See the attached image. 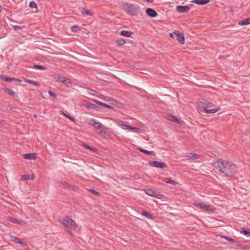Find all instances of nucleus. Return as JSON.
Wrapping results in <instances>:
<instances>
[{
    "label": "nucleus",
    "mask_w": 250,
    "mask_h": 250,
    "mask_svg": "<svg viewBox=\"0 0 250 250\" xmlns=\"http://www.w3.org/2000/svg\"><path fill=\"white\" fill-rule=\"evenodd\" d=\"M215 167L227 177H232L236 172V166L226 160H220L214 162Z\"/></svg>",
    "instance_id": "f257e3e1"
},
{
    "label": "nucleus",
    "mask_w": 250,
    "mask_h": 250,
    "mask_svg": "<svg viewBox=\"0 0 250 250\" xmlns=\"http://www.w3.org/2000/svg\"><path fill=\"white\" fill-rule=\"evenodd\" d=\"M213 106V105L212 103L205 100L203 102H200L198 104V107L200 111L208 114L216 113L220 109L219 107L210 109Z\"/></svg>",
    "instance_id": "f03ea898"
},
{
    "label": "nucleus",
    "mask_w": 250,
    "mask_h": 250,
    "mask_svg": "<svg viewBox=\"0 0 250 250\" xmlns=\"http://www.w3.org/2000/svg\"><path fill=\"white\" fill-rule=\"evenodd\" d=\"M123 8L126 13L133 16H137L140 12V6L136 4L125 3L123 4Z\"/></svg>",
    "instance_id": "7ed1b4c3"
},
{
    "label": "nucleus",
    "mask_w": 250,
    "mask_h": 250,
    "mask_svg": "<svg viewBox=\"0 0 250 250\" xmlns=\"http://www.w3.org/2000/svg\"><path fill=\"white\" fill-rule=\"evenodd\" d=\"M60 222L65 227L66 231L71 235L73 234L70 229V226L75 229L77 227V225L75 221L68 216H65L63 218H60Z\"/></svg>",
    "instance_id": "20e7f679"
},
{
    "label": "nucleus",
    "mask_w": 250,
    "mask_h": 250,
    "mask_svg": "<svg viewBox=\"0 0 250 250\" xmlns=\"http://www.w3.org/2000/svg\"><path fill=\"white\" fill-rule=\"evenodd\" d=\"M115 123L118 126L121 127L123 130H130L136 133H140L141 132V129L135 127L130 126L126 122L120 121H116Z\"/></svg>",
    "instance_id": "39448f33"
},
{
    "label": "nucleus",
    "mask_w": 250,
    "mask_h": 250,
    "mask_svg": "<svg viewBox=\"0 0 250 250\" xmlns=\"http://www.w3.org/2000/svg\"><path fill=\"white\" fill-rule=\"evenodd\" d=\"M193 205L196 208L206 211L208 213L212 212L215 210V208L213 206L203 203L195 202H194Z\"/></svg>",
    "instance_id": "423d86ee"
},
{
    "label": "nucleus",
    "mask_w": 250,
    "mask_h": 250,
    "mask_svg": "<svg viewBox=\"0 0 250 250\" xmlns=\"http://www.w3.org/2000/svg\"><path fill=\"white\" fill-rule=\"evenodd\" d=\"M149 164L150 165L157 168H165L167 167L165 163L156 161H150Z\"/></svg>",
    "instance_id": "0eeeda50"
},
{
    "label": "nucleus",
    "mask_w": 250,
    "mask_h": 250,
    "mask_svg": "<svg viewBox=\"0 0 250 250\" xmlns=\"http://www.w3.org/2000/svg\"><path fill=\"white\" fill-rule=\"evenodd\" d=\"M174 34H175V36L176 39L179 41V42L183 44L185 43V37L183 33H178L177 31H174Z\"/></svg>",
    "instance_id": "6e6552de"
},
{
    "label": "nucleus",
    "mask_w": 250,
    "mask_h": 250,
    "mask_svg": "<svg viewBox=\"0 0 250 250\" xmlns=\"http://www.w3.org/2000/svg\"><path fill=\"white\" fill-rule=\"evenodd\" d=\"M8 220L14 224H18L21 226H24L26 224V222L23 220H17L11 217H9Z\"/></svg>",
    "instance_id": "1a4fd4ad"
},
{
    "label": "nucleus",
    "mask_w": 250,
    "mask_h": 250,
    "mask_svg": "<svg viewBox=\"0 0 250 250\" xmlns=\"http://www.w3.org/2000/svg\"><path fill=\"white\" fill-rule=\"evenodd\" d=\"M189 7L188 6H178L176 10L179 13H186L189 10Z\"/></svg>",
    "instance_id": "9d476101"
},
{
    "label": "nucleus",
    "mask_w": 250,
    "mask_h": 250,
    "mask_svg": "<svg viewBox=\"0 0 250 250\" xmlns=\"http://www.w3.org/2000/svg\"><path fill=\"white\" fill-rule=\"evenodd\" d=\"M84 106L87 108L94 109L96 111H98L100 108L98 105L88 102H85Z\"/></svg>",
    "instance_id": "9b49d317"
},
{
    "label": "nucleus",
    "mask_w": 250,
    "mask_h": 250,
    "mask_svg": "<svg viewBox=\"0 0 250 250\" xmlns=\"http://www.w3.org/2000/svg\"><path fill=\"white\" fill-rule=\"evenodd\" d=\"M146 13L150 17L154 18L157 15V12L153 9L148 8L146 10Z\"/></svg>",
    "instance_id": "f8f14e48"
},
{
    "label": "nucleus",
    "mask_w": 250,
    "mask_h": 250,
    "mask_svg": "<svg viewBox=\"0 0 250 250\" xmlns=\"http://www.w3.org/2000/svg\"><path fill=\"white\" fill-rule=\"evenodd\" d=\"M10 239L11 241H14V242H16L17 243L21 244L23 246L26 245V243L25 242L22 241L21 239H20L16 236H12V235L10 236Z\"/></svg>",
    "instance_id": "ddd939ff"
},
{
    "label": "nucleus",
    "mask_w": 250,
    "mask_h": 250,
    "mask_svg": "<svg viewBox=\"0 0 250 250\" xmlns=\"http://www.w3.org/2000/svg\"><path fill=\"white\" fill-rule=\"evenodd\" d=\"M23 157L24 159H28V160H34L37 157V155L36 153H26L23 155Z\"/></svg>",
    "instance_id": "4468645a"
},
{
    "label": "nucleus",
    "mask_w": 250,
    "mask_h": 250,
    "mask_svg": "<svg viewBox=\"0 0 250 250\" xmlns=\"http://www.w3.org/2000/svg\"><path fill=\"white\" fill-rule=\"evenodd\" d=\"M209 1V0H193L192 2L196 4L204 5L208 3Z\"/></svg>",
    "instance_id": "2eb2a0df"
},
{
    "label": "nucleus",
    "mask_w": 250,
    "mask_h": 250,
    "mask_svg": "<svg viewBox=\"0 0 250 250\" xmlns=\"http://www.w3.org/2000/svg\"><path fill=\"white\" fill-rule=\"evenodd\" d=\"M186 157L188 160H194L198 159L200 157V155L195 153H189L188 155H187Z\"/></svg>",
    "instance_id": "dca6fc26"
},
{
    "label": "nucleus",
    "mask_w": 250,
    "mask_h": 250,
    "mask_svg": "<svg viewBox=\"0 0 250 250\" xmlns=\"http://www.w3.org/2000/svg\"><path fill=\"white\" fill-rule=\"evenodd\" d=\"M137 150L149 155H155V153L153 151H148L140 147L137 148Z\"/></svg>",
    "instance_id": "f3484780"
},
{
    "label": "nucleus",
    "mask_w": 250,
    "mask_h": 250,
    "mask_svg": "<svg viewBox=\"0 0 250 250\" xmlns=\"http://www.w3.org/2000/svg\"><path fill=\"white\" fill-rule=\"evenodd\" d=\"M163 181L167 184H169L172 185H176L177 184L176 181L172 180L169 178H163Z\"/></svg>",
    "instance_id": "a211bd4d"
},
{
    "label": "nucleus",
    "mask_w": 250,
    "mask_h": 250,
    "mask_svg": "<svg viewBox=\"0 0 250 250\" xmlns=\"http://www.w3.org/2000/svg\"><path fill=\"white\" fill-rule=\"evenodd\" d=\"M34 178L35 177L33 174L23 175L21 176V180L22 181H25L29 179L33 180Z\"/></svg>",
    "instance_id": "6ab92c4d"
},
{
    "label": "nucleus",
    "mask_w": 250,
    "mask_h": 250,
    "mask_svg": "<svg viewBox=\"0 0 250 250\" xmlns=\"http://www.w3.org/2000/svg\"><path fill=\"white\" fill-rule=\"evenodd\" d=\"M132 34L133 32L125 30H123L120 33L121 35L126 37H130Z\"/></svg>",
    "instance_id": "aec40b11"
},
{
    "label": "nucleus",
    "mask_w": 250,
    "mask_h": 250,
    "mask_svg": "<svg viewBox=\"0 0 250 250\" xmlns=\"http://www.w3.org/2000/svg\"><path fill=\"white\" fill-rule=\"evenodd\" d=\"M145 192L151 196L158 197V196L155 194V192L151 189H146L145 190Z\"/></svg>",
    "instance_id": "412c9836"
},
{
    "label": "nucleus",
    "mask_w": 250,
    "mask_h": 250,
    "mask_svg": "<svg viewBox=\"0 0 250 250\" xmlns=\"http://www.w3.org/2000/svg\"><path fill=\"white\" fill-rule=\"evenodd\" d=\"M250 24V18L244 19L239 22V24L241 25H248Z\"/></svg>",
    "instance_id": "4be33fe9"
},
{
    "label": "nucleus",
    "mask_w": 250,
    "mask_h": 250,
    "mask_svg": "<svg viewBox=\"0 0 250 250\" xmlns=\"http://www.w3.org/2000/svg\"><path fill=\"white\" fill-rule=\"evenodd\" d=\"M54 78L56 79L57 81L60 82L62 83V81L64 79V77L62 76H61L59 74H55L54 75Z\"/></svg>",
    "instance_id": "5701e85b"
},
{
    "label": "nucleus",
    "mask_w": 250,
    "mask_h": 250,
    "mask_svg": "<svg viewBox=\"0 0 250 250\" xmlns=\"http://www.w3.org/2000/svg\"><path fill=\"white\" fill-rule=\"evenodd\" d=\"M0 78L4 80L5 81L10 83L14 82L15 80L13 79V78L6 77L3 75H0Z\"/></svg>",
    "instance_id": "b1692460"
},
{
    "label": "nucleus",
    "mask_w": 250,
    "mask_h": 250,
    "mask_svg": "<svg viewBox=\"0 0 250 250\" xmlns=\"http://www.w3.org/2000/svg\"><path fill=\"white\" fill-rule=\"evenodd\" d=\"M24 82H25L27 83H30L31 84L37 86H39V83H38L37 82H35V81L29 80V79H24Z\"/></svg>",
    "instance_id": "393cba45"
},
{
    "label": "nucleus",
    "mask_w": 250,
    "mask_h": 250,
    "mask_svg": "<svg viewBox=\"0 0 250 250\" xmlns=\"http://www.w3.org/2000/svg\"><path fill=\"white\" fill-rule=\"evenodd\" d=\"M115 42L120 46L124 45L125 43V41L124 39H119L115 41Z\"/></svg>",
    "instance_id": "a878e982"
},
{
    "label": "nucleus",
    "mask_w": 250,
    "mask_h": 250,
    "mask_svg": "<svg viewBox=\"0 0 250 250\" xmlns=\"http://www.w3.org/2000/svg\"><path fill=\"white\" fill-rule=\"evenodd\" d=\"M142 215H143V216H145V217H146L148 218H152V214L151 213H150L149 212H148V211H145V210H144L142 212Z\"/></svg>",
    "instance_id": "bb28decb"
},
{
    "label": "nucleus",
    "mask_w": 250,
    "mask_h": 250,
    "mask_svg": "<svg viewBox=\"0 0 250 250\" xmlns=\"http://www.w3.org/2000/svg\"><path fill=\"white\" fill-rule=\"evenodd\" d=\"M4 91L6 93H7L9 95H12L13 96H14L16 95V93L13 91L11 90L10 89L5 88Z\"/></svg>",
    "instance_id": "cd10ccee"
},
{
    "label": "nucleus",
    "mask_w": 250,
    "mask_h": 250,
    "mask_svg": "<svg viewBox=\"0 0 250 250\" xmlns=\"http://www.w3.org/2000/svg\"><path fill=\"white\" fill-rule=\"evenodd\" d=\"M93 126L95 128L99 129H101L103 128V125L102 124H101L99 122H97L95 124V125L94 124L93 125Z\"/></svg>",
    "instance_id": "c85d7f7f"
},
{
    "label": "nucleus",
    "mask_w": 250,
    "mask_h": 250,
    "mask_svg": "<svg viewBox=\"0 0 250 250\" xmlns=\"http://www.w3.org/2000/svg\"><path fill=\"white\" fill-rule=\"evenodd\" d=\"M62 83L66 85H68L69 84H71V81L68 78H64L62 81Z\"/></svg>",
    "instance_id": "c756f323"
},
{
    "label": "nucleus",
    "mask_w": 250,
    "mask_h": 250,
    "mask_svg": "<svg viewBox=\"0 0 250 250\" xmlns=\"http://www.w3.org/2000/svg\"><path fill=\"white\" fill-rule=\"evenodd\" d=\"M33 67L35 68L38 69H40V70H45V67H44L42 65H36V64L33 65Z\"/></svg>",
    "instance_id": "7c9ffc66"
},
{
    "label": "nucleus",
    "mask_w": 250,
    "mask_h": 250,
    "mask_svg": "<svg viewBox=\"0 0 250 250\" xmlns=\"http://www.w3.org/2000/svg\"><path fill=\"white\" fill-rule=\"evenodd\" d=\"M82 146H83L84 147H85V148L86 149H89V150H92V151H94L95 150V148H94V147H92L91 146H90L85 144H83L82 145Z\"/></svg>",
    "instance_id": "2f4dec72"
},
{
    "label": "nucleus",
    "mask_w": 250,
    "mask_h": 250,
    "mask_svg": "<svg viewBox=\"0 0 250 250\" xmlns=\"http://www.w3.org/2000/svg\"><path fill=\"white\" fill-rule=\"evenodd\" d=\"M241 233H243L244 235H247L250 234V229H243L241 231Z\"/></svg>",
    "instance_id": "473e14b6"
},
{
    "label": "nucleus",
    "mask_w": 250,
    "mask_h": 250,
    "mask_svg": "<svg viewBox=\"0 0 250 250\" xmlns=\"http://www.w3.org/2000/svg\"><path fill=\"white\" fill-rule=\"evenodd\" d=\"M169 119L173 122L178 123L179 122V119L176 116H171Z\"/></svg>",
    "instance_id": "72a5a7b5"
},
{
    "label": "nucleus",
    "mask_w": 250,
    "mask_h": 250,
    "mask_svg": "<svg viewBox=\"0 0 250 250\" xmlns=\"http://www.w3.org/2000/svg\"><path fill=\"white\" fill-rule=\"evenodd\" d=\"M82 13L83 14H84V15H88V16H91L92 15L91 12L90 11H88V10H83L82 11Z\"/></svg>",
    "instance_id": "f704fd0d"
},
{
    "label": "nucleus",
    "mask_w": 250,
    "mask_h": 250,
    "mask_svg": "<svg viewBox=\"0 0 250 250\" xmlns=\"http://www.w3.org/2000/svg\"><path fill=\"white\" fill-rule=\"evenodd\" d=\"M29 6L31 8H37V4L34 1H31L29 3Z\"/></svg>",
    "instance_id": "c9c22d12"
},
{
    "label": "nucleus",
    "mask_w": 250,
    "mask_h": 250,
    "mask_svg": "<svg viewBox=\"0 0 250 250\" xmlns=\"http://www.w3.org/2000/svg\"><path fill=\"white\" fill-rule=\"evenodd\" d=\"M71 29L73 32H76L79 30V28L78 26L74 25L72 27Z\"/></svg>",
    "instance_id": "e433bc0d"
},
{
    "label": "nucleus",
    "mask_w": 250,
    "mask_h": 250,
    "mask_svg": "<svg viewBox=\"0 0 250 250\" xmlns=\"http://www.w3.org/2000/svg\"><path fill=\"white\" fill-rule=\"evenodd\" d=\"M222 237L224 238L225 239H226V240H228L229 241H230V242H235V240L231 238H229L228 236H222Z\"/></svg>",
    "instance_id": "4c0bfd02"
},
{
    "label": "nucleus",
    "mask_w": 250,
    "mask_h": 250,
    "mask_svg": "<svg viewBox=\"0 0 250 250\" xmlns=\"http://www.w3.org/2000/svg\"><path fill=\"white\" fill-rule=\"evenodd\" d=\"M48 94L52 97H53V98H56V95L53 92H52L50 90H49L48 92Z\"/></svg>",
    "instance_id": "58836bf2"
},
{
    "label": "nucleus",
    "mask_w": 250,
    "mask_h": 250,
    "mask_svg": "<svg viewBox=\"0 0 250 250\" xmlns=\"http://www.w3.org/2000/svg\"><path fill=\"white\" fill-rule=\"evenodd\" d=\"M90 125H92L93 126V125L96 123V121L93 119H91L89 121V122H88Z\"/></svg>",
    "instance_id": "ea45409f"
},
{
    "label": "nucleus",
    "mask_w": 250,
    "mask_h": 250,
    "mask_svg": "<svg viewBox=\"0 0 250 250\" xmlns=\"http://www.w3.org/2000/svg\"><path fill=\"white\" fill-rule=\"evenodd\" d=\"M94 102L99 105H100L102 106H103L104 105V103H102V102L97 101L96 100H94Z\"/></svg>",
    "instance_id": "a19ab883"
},
{
    "label": "nucleus",
    "mask_w": 250,
    "mask_h": 250,
    "mask_svg": "<svg viewBox=\"0 0 250 250\" xmlns=\"http://www.w3.org/2000/svg\"><path fill=\"white\" fill-rule=\"evenodd\" d=\"M103 106L108 109H111L112 108L111 106L104 103V105Z\"/></svg>",
    "instance_id": "79ce46f5"
},
{
    "label": "nucleus",
    "mask_w": 250,
    "mask_h": 250,
    "mask_svg": "<svg viewBox=\"0 0 250 250\" xmlns=\"http://www.w3.org/2000/svg\"><path fill=\"white\" fill-rule=\"evenodd\" d=\"M61 184L62 185H64L67 187H69L71 188H72L73 186H70L68 183L65 182H62Z\"/></svg>",
    "instance_id": "37998d69"
},
{
    "label": "nucleus",
    "mask_w": 250,
    "mask_h": 250,
    "mask_svg": "<svg viewBox=\"0 0 250 250\" xmlns=\"http://www.w3.org/2000/svg\"><path fill=\"white\" fill-rule=\"evenodd\" d=\"M90 191L91 193H93V194H95V195H97V194H98V192H97V191H95V190H94V189H90Z\"/></svg>",
    "instance_id": "c03bdc74"
},
{
    "label": "nucleus",
    "mask_w": 250,
    "mask_h": 250,
    "mask_svg": "<svg viewBox=\"0 0 250 250\" xmlns=\"http://www.w3.org/2000/svg\"><path fill=\"white\" fill-rule=\"evenodd\" d=\"M169 35H170V37H171L172 38H174V37H175V34H174V32L173 33H170Z\"/></svg>",
    "instance_id": "a18cd8bd"
},
{
    "label": "nucleus",
    "mask_w": 250,
    "mask_h": 250,
    "mask_svg": "<svg viewBox=\"0 0 250 250\" xmlns=\"http://www.w3.org/2000/svg\"><path fill=\"white\" fill-rule=\"evenodd\" d=\"M13 79H15L14 80V81H16V82H21V80L19 79H17V78H13Z\"/></svg>",
    "instance_id": "49530a36"
},
{
    "label": "nucleus",
    "mask_w": 250,
    "mask_h": 250,
    "mask_svg": "<svg viewBox=\"0 0 250 250\" xmlns=\"http://www.w3.org/2000/svg\"><path fill=\"white\" fill-rule=\"evenodd\" d=\"M69 119L73 122H75V119L73 118H72V117H70Z\"/></svg>",
    "instance_id": "de8ad7c7"
},
{
    "label": "nucleus",
    "mask_w": 250,
    "mask_h": 250,
    "mask_svg": "<svg viewBox=\"0 0 250 250\" xmlns=\"http://www.w3.org/2000/svg\"><path fill=\"white\" fill-rule=\"evenodd\" d=\"M146 1H147V2H152L154 0H146Z\"/></svg>",
    "instance_id": "09e8293b"
},
{
    "label": "nucleus",
    "mask_w": 250,
    "mask_h": 250,
    "mask_svg": "<svg viewBox=\"0 0 250 250\" xmlns=\"http://www.w3.org/2000/svg\"><path fill=\"white\" fill-rule=\"evenodd\" d=\"M14 28L15 30H17V29H20V26H14Z\"/></svg>",
    "instance_id": "8fccbe9b"
},
{
    "label": "nucleus",
    "mask_w": 250,
    "mask_h": 250,
    "mask_svg": "<svg viewBox=\"0 0 250 250\" xmlns=\"http://www.w3.org/2000/svg\"><path fill=\"white\" fill-rule=\"evenodd\" d=\"M63 115L65 117H67L68 116V115H67L66 114L64 113V112H63L62 113Z\"/></svg>",
    "instance_id": "3c124183"
},
{
    "label": "nucleus",
    "mask_w": 250,
    "mask_h": 250,
    "mask_svg": "<svg viewBox=\"0 0 250 250\" xmlns=\"http://www.w3.org/2000/svg\"><path fill=\"white\" fill-rule=\"evenodd\" d=\"M70 117V116H68V115L66 117H67V118L69 119Z\"/></svg>",
    "instance_id": "603ef678"
},
{
    "label": "nucleus",
    "mask_w": 250,
    "mask_h": 250,
    "mask_svg": "<svg viewBox=\"0 0 250 250\" xmlns=\"http://www.w3.org/2000/svg\"><path fill=\"white\" fill-rule=\"evenodd\" d=\"M1 7L0 6V12H1Z\"/></svg>",
    "instance_id": "864d4df0"
}]
</instances>
